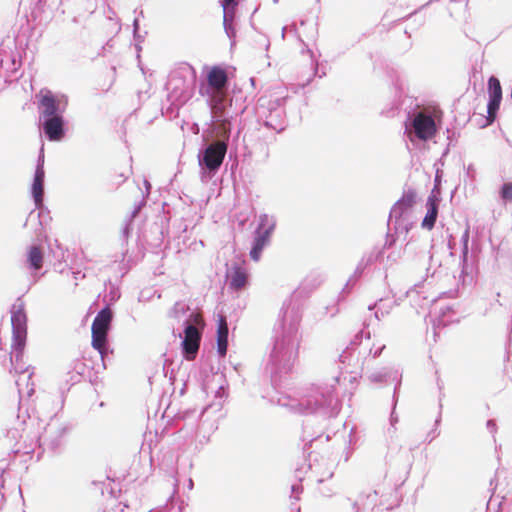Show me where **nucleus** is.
Returning <instances> with one entry per match:
<instances>
[{
    "label": "nucleus",
    "instance_id": "obj_19",
    "mask_svg": "<svg viewBox=\"0 0 512 512\" xmlns=\"http://www.w3.org/2000/svg\"><path fill=\"white\" fill-rule=\"evenodd\" d=\"M28 262L30 266L39 270L43 266V252L39 246H32L28 252Z\"/></svg>",
    "mask_w": 512,
    "mask_h": 512
},
{
    "label": "nucleus",
    "instance_id": "obj_1",
    "mask_svg": "<svg viewBox=\"0 0 512 512\" xmlns=\"http://www.w3.org/2000/svg\"><path fill=\"white\" fill-rule=\"evenodd\" d=\"M199 94L205 97L211 121L227 125L237 115L232 109L233 96L229 92V79L225 68L214 65L199 83Z\"/></svg>",
    "mask_w": 512,
    "mask_h": 512
},
{
    "label": "nucleus",
    "instance_id": "obj_21",
    "mask_svg": "<svg viewBox=\"0 0 512 512\" xmlns=\"http://www.w3.org/2000/svg\"><path fill=\"white\" fill-rule=\"evenodd\" d=\"M13 330V342L12 348L19 354L22 353L27 337V329H12Z\"/></svg>",
    "mask_w": 512,
    "mask_h": 512
},
{
    "label": "nucleus",
    "instance_id": "obj_14",
    "mask_svg": "<svg viewBox=\"0 0 512 512\" xmlns=\"http://www.w3.org/2000/svg\"><path fill=\"white\" fill-rule=\"evenodd\" d=\"M273 231V226L263 229L262 226L256 230L254 245L251 249L250 256L254 261H258L261 256L263 248L269 243L270 236Z\"/></svg>",
    "mask_w": 512,
    "mask_h": 512
},
{
    "label": "nucleus",
    "instance_id": "obj_25",
    "mask_svg": "<svg viewBox=\"0 0 512 512\" xmlns=\"http://www.w3.org/2000/svg\"><path fill=\"white\" fill-rule=\"evenodd\" d=\"M167 103H168V105L166 106V108L162 107V112L169 118L178 116L179 109L185 104V103H179L178 101L174 102V101H172V99L167 100Z\"/></svg>",
    "mask_w": 512,
    "mask_h": 512
},
{
    "label": "nucleus",
    "instance_id": "obj_38",
    "mask_svg": "<svg viewBox=\"0 0 512 512\" xmlns=\"http://www.w3.org/2000/svg\"><path fill=\"white\" fill-rule=\"evenodd\" d=\"M449 150H450V149H449V145H448V146L444 149V151H443V153H442L441 157H442V158L446 157V156L448 155V153H449Z\"/></svg>",
    "mask_w": 512,
    "mask_h": 512
},
{
    "label": "nucleus",
    "instance_id": "obj_5",
    "mask_svg": "<svg viewBox=\"0 0 512 512\" xmlns=\"http://www.w3.org/2000/svg\"><path fill=\"white\" fill-rule=\"evenodd\" d=\"M407 121L410 122L408 137L411 142L416 139L428 141L437 133V125L432 114L423 111H416L413 114L408 113Z\"/></svg>",
    "mask_w": 512,
    "mask_h": 512
},
{
    "label": "nucleus",
    "instance_id": "obj_32",
    "mask_svg": "<svg viewBox=\"0 0 512 512\" xmlns=\"http://www.w3.org/2000/svg\"><path fill=\"white\" fill-rule=\"evenodd\" d=\"M146 34H147V32H144V35H142L140 33V31H137L136 34H133V38H134L135 42L142 43L144 41Z\"/></svg>",
    "mask_w": 512,
    "mask_h": 512
},
{
    "label": "nucleus",
    "instance_id": "obj_16",
    "mask_svg": "<svg viewBox=\"0 0 512 512\" xmlns=\"http://www.w3.org/2000/svg\"><path fill=\"white\" fill-rule=\"evenodd\" d=\"M228 347V324L225 316H219L217 327V351L221 357L227 353Z\"/></svg>",
    "mask_w": 512,
    "mask_h": 512
},
{
    "label": "nucleus",
    "instance_id": "obj_22",
    "mask_svg": "<svg viewBox=\"0 0 512 512\" xmlns=\"http://www.w3.org/2000/svg\"><path fill=\"white\" fill-rule=\"evenodd\" d=\"M487 92L488 98H500L502 99V87L500 80L492 75L488 78L487 81Z\"/></svg>",
    "mask_w": 512,
    "mask_h": 512
},
{
    "label": "nucleus",
    "instance_id": "obj_39",
    "mask_svg": "<svg viewBox=\"0 0 512 512\" xmlns=\"http://www.w3.org/2000/svg\"><path fill=\"white\" fill-rule=\"evenodd\" d=\"M447 133L450 134V129H447ZM448 139L451 141V136L448 135Z\"/></svg>",
    "mask_w": 512,
    "mask_h": 512
},
{
    "label": "nucleus",
    "instance_id": "obj_2",
    "mask_svg": "<svg viewBox=\"0 0 512 512\" xmlns=\"http://www.w3.org/2000/svg\"><path fill=\"white\" fill-rule=\"evenodd\" d=\"M36 99L41 133L50 142L61 141L68 131V122L64 117L68 96L43 88L36 94Z\"/></svg>",
    "mask_w": 512,
    "mask_h": 512
},
{
    "label": "nucleus",
    "instance_id": "obj_40",
    "mask_svg": "<svg viewBox=\"0 0 512 512\" xmlns=\"http://www.w3.org/2000/svg\"><path fill=\"white\" fill-rule=\"evenodd\" d=\"M432 1H433V0H430L428 3H425V5H423V6H422V8H423V7H425V6H428V4H429L430 2H432Z\"/></svg>",
    "mask_w": 512,
    "mask_h": 512
},
{
    "label": "nucleus",
    "instance_id": "obj_15",
    "mask_svg": "<svg viewBox=\"0 0 512 512\" xmlns=\"http://www.w3.org/2000/svg\"><path fill=\"white\" fill-rule=\"evenodd\" d=\"M440 200L441 193L435 194V189H433L427 198V211L420 224H436Z\"/></svg>",
    "mask_w": 512,
    "mask_h": 512
},
{
    "label": "nucleus",
    "instance_id": "obj_35",
    "mask_svg": "<svg viewBox=\"0 0 512 512\" xmlns=\"http://www.w3.org/2000/svg\"><path fill=\"white\" fill-rule=\"evenodd\" d=\"M442 166H444V160L442 157H440L434 164V167L437 169V168H441Z\"/></svg>",
    "mask_w": 512,
    "mask_h": 512
},
{
    "label": "nucleus",
    "instance_id": "obj_44",
    "mask_svg": "<svg viewBox=\"0 0 512 512\" xmlns=\"http://www.w3.org/2000/svg\"><path fill=\"white\" fill-rule=\"evenodd\" d=\"M138 191L140 192V194H143V191L141 188H138Z\"/></svg>",
    "mask_w": 512,
    "mask_h": 512
},
{
    "label": "nucleus",
    "instance_id": "obj_31",
    "mask_svg": "<svg viewBox=\"0 0 512 512\" xmlns=\"http://www.w3.org/2000/svg\"><path fill=\"white\" fill-rule=\"evenodd\" d=\"M466 176L471 178V179H474L475 177V168L472 164H469L466 168Z\"/></svg>",
    "mask_w": 512,
    "mask_h": 512
},
{
    "label": "nucleus",
    "instance_id": "obj_6",
    "mask_svg": "<svg viewBox=\"0 0 512 512\" xmlns=\"http://www.w3.org/2000/svg\"><path fill=\"white\" fill-rule=\"evenodd\" d=\"M417 203V191L413 187L403 190L402 196L392 205L386 224H414L411 220Z\"/></svg>",
    "mask_w": 512,
    "mask_h": 512
},
{
    "label": "nucleus",
    "instance_id": "obj_30",
    "mask_svg": "<svg viewBox=\"0 0 512 512\" xmlns=\"http://www.w3.org/2000/svg\"><path fill=\"white\" fill-rule=\"evenodd\" d=\"M276 221L274 216L263 213L259 216L258 224H276Z\"/></svg>",
    "mask_w": 512,
    "mask_h": 512
},
{
    "label": "nucleus",
    "instance_id": "obj_26",
    "mask_svg": "<svg viewBox=\"0 0 512 512\" xmlns=\"http://www.w3.org/2000/svg\"><path fill=\"white\" fill-rule=\"evenodd\" d=\"M145 205L146 199L143 196L139 202L135 203L134 209L131 211L129 217L125 220L124 224H131Z\"/></svg>",
    "mask_w": 512,
    "mask_h": 512
},
{
    "label": "nucleus",
    "instance_id": "obj_29",
    "mask_svg": "<svg viewBox=\"0 0 512 512\" xmlns=\"http://www.w3.org/2000/svg\"><path fill=\"white\" fill-rule=\"evenodd\" d=\"M442 178H443V170L441 168H437L435 170V179H434V188H433V189H435V194L440 193V191H437V188H438V186L441 185Z\"/></svg>",
    "mask_w": 512,
    "mask_h": 512
},
{
    "label": "nucleus",
    "instance_id": "obj_37",
    "mask_svg": "<svg viewBox=\"0 0 512 512\" xmlns=\"http://www.w3.org/2000/svg\"><path fill=\"white\" fill-rule=\"evenodd\" d=\"M144 184H145V188H146L147 194H149V190L151 188V185H150L149 181L144 180Z\"/></svg>",
    "mask_w": 512,
    "mask_h": 512
},
{
    "label": "nucleus",
    "instance_id": "obj_20",
    "mask_svg": "<svg viewBox=\"0 0 512 512\" xmlns=\"http://www.w3.org/2000/svg\"><path fill=\"white\" fill-rule=\"evenodd\" d=\"M247 283V274L246 272L241 268L234 269L231 280H230V286L234 290H240L242 289Z\"/></svg>",
    "mask_w": 512,
    "mask_h": 512
},
{
    "label": "nucleus",
    "instance_id": "obj_11",
    "mask_svg": "<svg viewBox=\"0 0 512 512\" xmlns=\"http://www.w3.org/2000/svg\"><path fill=\"white\" fill-rule=\"evenodd\" d=\"M44 181H45V170H44V146L40 148V152L37 159V164L34 171L33 181L31 184V196L33 200L38 202L41 200L44 194Z\"/></svg>",
    "mask_w": 512,
    "mask_h": 512
},
{
    "label": "nucleus",
    "instance_id": "obj_36",
    "mask_svg": "<svg viewBox=\"0 0 512 512\" xmlns=\"http://www.w3.org/2000/svg\"><path fill=\"white\" fill-rule=\"evenodd\" d=\"M135 49H136V52H137V57L139 58L140 57V52L142 50L141 43L136 42L135 43Z\"/></svg>",
    "mask_w": 512,
    "mask_h": 512
},
{
    "label": "nucleus",
    "instance_id": "obj_43",
    "mask_svg": "<svg viewBox=\"0 0 512 512\" xmlns=\"http://www.w3.org/2000/svg\"><path fill=\"white\" fill-rule=\"evenodd\" d=\"M138 191L140 192V194H143V191L141 188H138Z\"/></svg>",
    "mask_w": 512,
    "mask_h": 512
},
{
    "label": "nucleus",
    "instance_id": "obj_34",
    "mask_svg": "<svg viewBox=\"0 0 512 512\" xmlns=\"http://www.w3.org/2000/svg\"><path fill=\"white\" fill-rule=\"evenodd\" d=\"M194 323L197 324V325H204V322H203V318L200 314H196L194 316Z\"/></svg>",
    "mask_w": 512,
    "mask_h": 512
},
{
    "label": "nucleus",
    "instance_id": "obj_33",
    "mask_svg": "<svg viewBox=\"0 0 512 512\" xmlns=\"http://www.w3.org/2000/svg\"><path fill=\"white\" fill-rule=\"evenodd\" d=\"M132 27H133V34H136L137 31H140V23H139V19L137 17L133 20Z\"/></svg>",
    "mask_w": 512,
    "mask_h": 512
},
{
    "label": "nucleus",
    "instance_id": "obj_42",
    "mask_svg": "<svg viewBox=\"0 0 512 512\" xmlns=\"http://www.w3.org/2000/svg\"><path fill=\"white\" fill-rule=\"evenodd\" d=\"M138 191L140 192V194H143V191L141 188H138Z\"/></svg>",
    "mask_w": 512,
    "mask_h": 512
},
{
    "label": "nucleus",
    "instance_id": "obj_10",
    "mask_svg": "<svg viewBox=\"0 0 512 512\" xmlns=\"http://www.w3.org/2000/svg\"><path fill=\"white\" fill-rule=\"evenodd\" d=\"M201 333L195 325H188L184 330L182 342L183 351L187 360H194L200 347Z\"/></svg>",
    "mask_w": 512,
    "mask_h": 512
},
{
    "label": "nucleus",
    "instance_id": "obj_7",
    "mask_svg": "<svg viewBox=\"0 0 512 512\" xmlns=\"http://www.w3.org/2000/svg\"><path fill=\"white\" fill-rule=\"evenodd\" d=\"M112 317L113 314L111 309L109 307H105L98 312L91 326V345L100 353L101 357H104L107 352V338Z\"/></svg>",
    "mask_w": 512,
    "mask_h": 512
},
{
    "label": "nucleus",
    "instance_id": "obj_17",
    "mask_svg": "<svg viewBox=\"0 0 512 512\" xmlns=\"http://www.w3.org/2000/svg\"><path fill=\"white\" fill-rule=\"evenodd\" d=\"M22 2H28V0H21ZM32 15L40 14L49 9L51 12L56 11L60 8L62 0H29Z\"/></svg>",
    "mask_w": 512,
    "mask_h": 512
},
{
    "label": "nucleus",
    "instance_id": "obj_28",
    "mask_svg": "<svg viewBox=\"0 0 512 512\" xmlns=\"http://www.w3.org/2000/svg\"><path fill=\"white\" fill-rule=\"evenodd\" d=\"M408 19H413V21L416 23V25L413 27V29H417L425 23V17L423 15H419L418 10L413 11L408 16Z\"/></svg>",
    "mask_w": 512,
    "mask_h": 512
},
{
    "label": "nucleus",
    "instance_id": "obj_18",
    "mask_svg": "<svg viewBox=\"0 0 512 512\" xmlns=\"http://www.w3.org/2000/svg\"><path fill=\"white\" fill-rule=\"evenodd\" d=\"M11 323L12 329H27V317L22 303L12 307Z\"/></svg>",
    "mask_w": 512,
    "mask_h": 512
},
{
    "label": "nucleus",
    "instance_id": "obj_24",
    "mask_svg": "<svg viewBox=\"0 0 512 512\" xmlns=\"http://www.w3.org/2000/svg\"><path fill=\"white\" fill-rule=\"evenodd\" d=\"M256 215L251 207H246L245 211H241L236 217V224H254Z\"/></svg>",
    "mask_w": 512,
    "mask_h": 512
},
{
    "label": "nucleus",
    "instance_id": "obj_41",
    "mask_svg": "<svg viewBox=\"0 0 512 512\" xmlns=\"http://www.w3.org/2000/svg\"><path fill=\"white\" fill-rule=\"evenodd\" d=\"M284 34H285V27L282 28V36L284 37Z\"/></svg>",
    "mask_w": 512,
    "mask_h": 512
},
{
    "label": "nucleus",
    "instance_id": "obj_27",
    "mask_svg": "<svg viewBox=\"0 0 512 512\" xmlns=\"http://www.w3.org/2000/svg\"><path fill=\"white\" fill-rule=\"evenodd\" d=\"M500 197L504 202L512 201V182L504 183L500 188Z\"/></svg>",
    "mask_w": 512,
    "mask_h": 512
},
{
    "label": "nucleus",
    "instance_id": "obj_12",
    "mask_svg": "<svg viewBox=\"0 0 512 512\" xmlns=\"http://www.w3.org/2000/svg\"><path fill=\"white\" fill-rule=\"evenodd\" d=\"M219 3L223 8L224 31L233 45L236 37V29L233 25V21L236 14V8L238 6V0H219Z\"/></svg>",
    "mask_w": 512,
    "mask_h": 512
},
{
    "label": "nucleus",
    "instance_id": "obj_23",
    "mask_svg": "<svg viewBox=\"0 0 512 512\" xmlns=\"http://www.w3.org/2000/svg\"><path fill=\"white\" fill-rule=\"evenodd\" d=\"M502 99L500 98H488L487 102V120L491 123L497 116V113L500 109Z\"/></svg>",
    "mask_w": 512,
    "mask_h": 512
},
{
    "label": "nucleus",
    "instance_id": "obj_9",
    "mask_svg": "<svg viewBox=\"0 0 512 512\" xmlns=\"http://www.w3.org/2000/svg\"><path fill=\"white\" fill-rule=\"evenodd\" d=\"M286 102V98H277L274 101H269L268 111L269 114L266 116L264 126L275 130L280 133L284 130V121L282 115L284 114L283 105Z\"/></svg>",
    "mask_w": 512,
    "mask_h": 512
},
{
    "label": "nucleus",
    "instance_id": "obj_13",
    "mask_svg": "<svg viewBox=\"0 0 512 512\" xmlns=\"http://www.w3.org/2000/svg\"><path fill=\"white\" fill-rule=\"evenodd\" d=\"M42 201L43 196L38 202L34 200L35 209L28 213L24 224H49L52 221L50 210L43 205Z\"/></svg>",
    "mask_w": 512,
    "mask_h": 512
},
{
    "label": "nucleus",
    "instance_id": "obj_45",
    "mask_svg": "<svg viewBox=\"0 0 512 512\" xmlns=\"http://www.w3.org/2000/svg\"><path fill=\"white\" fill-rule=\"evenodd\" d=\"M279 0H273V3L277 4Z\"/></svg>",
    "mask_w": 512,
    "mask_h": 512
},
{
    "label": "nucleus",
    "instance_id": "obj_4",
    "mask_svg": "<svg viewBox=\"0 0 512 512\" xmlns=\"http://www.w3.org/2000/svg\"><path fill=\"white\" fill-rule=\"evenodd\" d=\"M197 84L196 70L187 62L180 63L168 75L165 84L167 100L187 103L193 96Z\"/></svg>",
    "mask_w": 512,
    "mask_h": 512
},
{
    "label": "nucleus",
    "instance_id": "obj_3",
    "mask_svg": "<svg viewBox=\"0 0 512 512\" xmlns=\"http://www.w3.org/2000/svg\"><path fill=\"white\" fill-rule=\"evenodd\" d=\"M234 121L229 120L227 125H222L210 120L208 133L212 140H203L197 154L200 179L203 183H208L218 173L227 153Z\"/></svg>",
    "mask_w": 512,
    "mask_h": 512
},
{
    "label": "nucleus",
    "instance_id": "obj_8",
    "mask_svg": "<svg viewBox=\"0 0 512 512\" xmlns=\"http://www.w3.org/2000/svg\"><path fill=\"white\" fill-rule=\"evenodd\" d=\"M21 66V54L18 51L4 54L0 60V76H4L6 81L16 80L21 76Z\"/></svg>",
    "mask_w": 512,
    "mask_h": 512
}]
</instances>
